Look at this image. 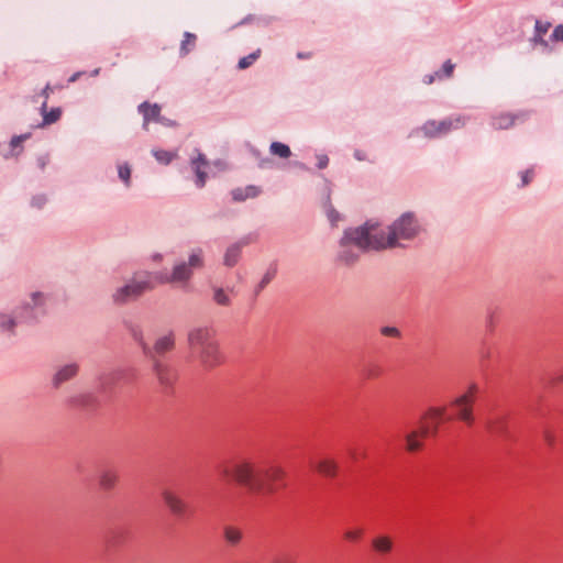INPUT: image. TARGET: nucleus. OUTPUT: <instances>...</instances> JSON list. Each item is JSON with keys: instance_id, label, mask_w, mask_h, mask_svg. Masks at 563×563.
<instances>
[{"instance_id": "obj_54", "label": "nucleus", "mask_w": 563, "mask_h": 563, "mask_svg": "<svg viewBox=\"0 0 563 563\" xmlns=\"http://www.w3.org/2000/svg\"><path fill=\"white\" fill-rule=\"evenodd\" d=\"M271 563H292V559L288 555L276 556Z\"/></svg>"}, {"instance_id": "obj_48", "label": "nucleus", "mask_w": 563, "mask_h": 563, "mask_svg": "<svg viewBox=\"0 0 563 563\" xmlns=\"http://www.w3.org/2000/svg\"><path fill=\"white\" fill-rule=\"evenodd\" d=\"M550 41L551 42H563V23L559 24L554 27V30L550 36Z\"/></svg>"}, {"instance_id": "obj_36", "label": "nucleus", "mask_w": 563, "mask_h": 563, "mask_svg": "<svg viewBox=\"0 0 563 563\" xmlns=\"http://www.w3.org/2000/svg\"><path fill=\"white\" fill-rule=\"evenodd\" d=\"M561 434H563V430H561L559 426L556 427L553 424L544 430L543 437L549 445H553L556 437H561Z\"/></svg>"}, {"instance_id": "obj_4", "label": "nucleus", "mask_w": 563, "mask_h": 563, "mask_svg": "<svg viewBox=\"0 0 563 563\" xmlns=\"http://www.w3.org/2000/svg\"><path fill=\"white\" fill-rule=\"evenodd\" d=\"M188 344L200 365L209 371L219 366L223 356L212 327H196L188 332Z\"/></svg>"}, {"instance_id": "obj_8", "label": "nucleus", "mask_w": 563, "mask_h": 563, "mask_svg": "<svg viewBox=\"0 0 563 563\" xmlns=\"http://www.w3.org/2000/svg\"><path fill=\"white\" fill-rule=\"evenodd\" d=\"M470 120V117L455 114L444 118L443 120H428L419 129L413 130L410 136L417 132H421L428 139H439L445 136L451 131L464 128Z\"/></svg>"}, {"instance_id": "obj_28", "label": "nucleus", "mask_w": 563, "mask_h": 563, "mask_svg": "<svg viewBox=\"0 0 563 563\" xmlns=\"http://www.w3.org/2000/svg\"><path fill=\"white\" fill-rule=\"evenodd\" d=\"M126 329L131 336L133 338V340L140 345L142 352L144 353V345L150 344L144 339L142 327L140 324L130 322L126 323Z\"/></svg>"}, {"instance_id": "obj_30", "label": "nucleus", "mask_w": 563, "mask_h": 563, "mask_svg": "<svg viewBox=\"0 0 563 563\" xmlns=\"http://www.w3.org/2000/svg\"><path fill=\"white\" fill-rule=\"evenodd\" d=\"M373 548L376 552L385 554L389 553L393 549V541L387 536H380L373 540Z\"/></svg>"}, {"instance_id": "obj_52", "label": "nucleus", "mask_w": 563, "mask_h": 563, "mask_svg": "<svg viewBox=\"0 0 563 563\" xmlns=\"http://www.w3.org/2000/svg\"><path fill=\"white\" fill-rule=\"evenodd\" d=\"M273 161L269 157H262L258 159V167L262 169L271 168Z\"/></svg>"}, {"instance_id": "obj_2", "label": "nucleus", "mask_w": 563, "mask_h": 563, "mask_svg": "<svg viewBox=\"0 0 563 563\" xmlns=\"http://www.w3.org/2000/svg\"><path fill=\"white\" fill-rule=\"evenodd\" d=\"M219 475L234 481L253 495H267L284 486L283 471L277 466L262 467L241 461L232 466H219Z\"/></svg>"}, {"instance_id": "obj_35", "label": "nucleus", "mask_w": 563, "mask_h": 563, "mask_svg": "<svg viewBox=\"0 0 563 563\" xmlns=\"http://www.w3.org/2000/svg\"><path fill=\"white\" fill-rule=\"evenodd\" d=\"M131 166L128 163L118 165V176L126 188L131 187Z\"/></svg>"}, {"instance_id": "obj_24", "label": "nucleus", "mask_w": 563, "mask_h": 563, "mask_svg": "<svg viewBox=\"0 0 563 563\" xmlns=\"http://www.w3.org/2000/svg\"><path fill=\"white\" fill-rule=\"evenodd\" d=\"M192 275V271L189 268L186 262H181L175 265L172 272V278L175 283L188 282Z\"/></svg>"}, {"instance_id": "obj_26", "label": "nucleus", "mask_w": 563, "mask_h": 563, "mask_svg": "<svg viewBox=\"0 0 563 563\" xmlns=\"http://www.w3.org/2000/svg\"><path fill=\"white\" fill-rule=\"evenodd\" d=\"M212 299L218 306L221 307H229L232 303V299L228 291L223 287L219 286L212 287Z\"/></svg>"}, {"instance_id": "obj_42", "label": "nucleus", "mask_w": 563, "mask_h": 563, "mask_svg": "<svg viewBox=\"0 0 563 563\" xmlns=\"http://www.w3.org/2000/svg\"><path fill=\"white\" fill-rule=\"evenodd\" d=\"M46 202H47V197L44 194H38V195H35L32 197L30 205L32 208L41 210L44 208Z\"/></svg>"}, {"instance_id": "obj_59", "label": "nucleus", "mask_w": 563, "mask_h": 563, "mask_svg": "<svg viewBox=\"0 0 563 563\" xmlns=\"http://www.w3.org/2000/svg\"><path fill=\"white\" fill-rule=\"evenodd\" d=\"M84 74H85L84 71H77V73L73 74V75L69 77L68 81H69V82H75V81H77V80H78V79H79Z\"/></svg>"}, {"instance_id": "obj_40", "label": "nucleus", "mask_w": 563, "mask_h": 563, "mask_svg": "<svg viewBox=\"0 0 563 563\" xmlns=\"http://www.w3.org/2000/svg\"><path fill=\"white\" fill-rule=\"evenodd\" d=\"M153 155L157 162L164 165H168L176 156L174 153L164 150H154Z\"/></svg>"}, {"instance_id": "obj_45", "label": "nucleus", "mask_w": 563, "mask_h": 563, "mask_svg": "<svg viewBox=\"0 0 563 563\" xmlns=\"http://www.w3.org/2000/svg\"><path fill=\"white\" fill-rule=\"evenodd\" d=\"M152 274V280L155 278L159 284H168V283H175L174 278H172V274L168 275L166 273H151Z\"/></svg>"}, {"instance_id": "obj_14", "label": "nucleus", "mask_w": 563, "mask_h": 563, "mask_svg": "<svg viewBox=\"0 0 563 563\" xmlns=\"http://www.w3.org/2000/svg\"><path fill=\"white\" fill-rule=\"evenodd\" d=\"M209 166L207 156L200 152L199 148H195L190 156V167L196 175L195 184L198 188H202L207 181L206 168Z\"/></svg>"}, {"instance_id": "obj_5", "label": "nucleus", "mask_w": 563, "mask_h": 563, "mask_svg": "<svg viewBox=\"0 0 563 563\" xmlns=\"http://www.w3.org/2000/svg\"><path fill=\"white\" fill-rule=\"evenodd\" d=\"M136 378L134 367H117L98 375V393L106 402H112L119 394L121 385H129Z\"/></svg>"}, {"instance_id": "obj_17", "label": "nucleus", "mask_w": 563, "mask_h": 563, "mask_svg": "<svg viewBox=\"0 0 563 563\" xmlns=\"http://www.w3.org/2000/svg\"><path fill=\"white\" fill-rule=\"evenodd\" d=\"M139 112L143 115V128L147 130L150 121L164 122V117L161 115V107L157 103L142 102L139 106Z\"/></svg>"}, {"instance_id": "obj_9", "label": "nucleus", "mask_w": 563, "mask_h": 563, "mask_svg": "<svg viewBox=\"0 0 563 563\" xmlns=\"http://www.w3.org/2000/svg\"><path fill=\"white\" fill-rule=\"evenodd\" d=\"M358 229H361V227L346 229L340 241L342 250L339 254V257L345 264H353L354 262H356L362 252L375 250V247L372 244L365 245L364 243H362L361 240L355 239L354 235L350 236V239H346L349 232Z\"/></svg>"}, {"instance_id": "obj_33", "label": "nucleus", "mask_w": 563, "mask_h": 563, "mask_svg": "<svg viewBox=\"0 0 563 563\" xmlns=\"http://www.w3.org/2000/svg\"><path fill=\"white\" fill-rule=\"evenodd\" d=\"M530 41H531L533 47H541L542 53L548 54V53L553 52V47L550 44V40L549 41L545 40L544 35H542V34L534 32L533 36L531 37Z\"/></svg>"}, {"instance_id": "obj_47", "label": "nucleus", "mask_w": 563, "mask_h": 563, "mask_svg": "<svg viewBox=\"0 0 563 563\" xmlns=\"http://www.w3.org/2000/svg\"><path fill=\"white\" fill-rule=\"evenodd\" d=\"M30 136H31V133H24V134H21V135H14L11 139V141H10V146L12 148H15V147L20 146L24 141L30 139Z\"/></svg>"}, {"instance_id": "obj_37", "label": "nucleus", "mask_w": 563, "mask_h": 563, "mask_svg": "<svg viewBox=\"0 0 563 563\" xmlns=\"http://www.w3.org/2000/svg\"><path fill=\"white\" fill-rule=\"evenodd\" d=\"M362 374L365 378H376L382 374V367L378 364L371 363L364 366Z\"/></svg>"}, {"instance_id": "obj_38", "label": "nucleus", "mask_w": 563, "mask_h": 563, "mask_svg": "<svg viewBox=\"0 0 563 563\" xmlns=\"http://www.w3.org/2000/svg\"><path fill=\"white\" fill-rule=\"evenodd\" d=\"M224 538L228 543L234 545V544L239 543V541L242 538V534L238 529H235L233 527H225Z\"/></svg>"}, {"instance_id": "obj_51", "label": "nucleus", "mask_w": 563, "mask_h": 563, "mask_svg": "<svg viewBox=\"0 0 563 563\" xmlns=\"http://www.w3.org/2000/svg\"><path fill=\"white\" fill-rule=\"evenodd\" d=\"M317 167L319 169H324L329 165V157L324 154L317 155Z\"/></svg>"}, {"instance_id": "obj_22", "label": "nucleus", "mask_w": 563, "mask_h": 563, "mask_svg": "<svg viewBox=\"0 0 563 563\" xmlns=\"http://www.w3.org/2000/svg\"><path fill=\"white\" fill-rule=\"evenodd\" d=\"M312 467L323 476L333 477L338 472V464L333 460H320L312 464Z\"/></svg>"}, {"instance_id": "obj_11", "label": "nucleus", "mask_w": 563, "mask_h": 563, "mask_svg": "<svg viewBox=\"0 0 563 563\" xmlns=\"http://www.w3.org/2000/svg\"><path fill=\"white\" fill-rule=\"evenodd\" d=\"M175 333L168 331L166 334L157 338L153 345H144V356L151 362L154 360H164V356L175 349Z\"/></svg>"}, {"instance_id": "obj_39", "label": "nucleus", "mask_w": 563, "mask_h": 563, "mask_svg": "<svg viewBox=\"0 0 563 563\" xmlns=\"http://www.w3.org/2000/svg\"><path fill=\"white\" fill-rule=\"evenodd\" d=\"M261 51L257 49L256 52L251 53L247 56L242 57L238 63L239 69H246L250 66H252L255 60L260 57Z\"/></svg>"}, {"instance_id": "obj_13", "label": "nucleus", "mask_w": 563, "mask_h": 563, "mask_svg": "<svg viewBox=\"0 0 563 563\" xmlns=\"http://www.w3.org/2000/svg\"><path fill=\"white\" fill-rule=\"evenodd\" d=\"M66 402L74 409L93 411L101 405V399L93 391H84L69 396Z\"/></svg>"}, {"instance_id": "obj_12", "label": "nucleus", "mask_w": 563, "mask_h": 563, "mask_svg": "<svg viewBox=\"0 0 563 563\" xmlns=\"http://www.w3.org/2000/svg\"><path fill=\"white\" fill-rule=\"evenodd\" d=\"M79 372L80 364L77 361H71L57 365L51 378L52 387L55 389L60 388L62 385H64L65 383L76 378Z\"/></svg>"}, {"instance_id": "obj_50", "label": "nucleus", "mask_w": 563, "mask_h": 563, "mask_svg": "<svg viewBox=\"0 0 563 563\" xmlns=\"http://www.w3.org/2000/svg\"><path fill=\"white\" fill-rule=\"evenodd\" d=\"M362 534H363V531L361 529H358V530H354V531H346L344 537L347 540L356 541L362 537Z\"/></svg>"}, {"instance_id": "obj_27", "label": "nucleus", "mask_w": 563, "mask_h": 563, "mask_svg": "<svg viewBox=\"0 0 563 563\" xmlns=\"http://www.w3.org/2000/svg\"><path fill=\"white\" fill-rule=\"evenodd\" d=\"M487 428L496 434H506L508 432L507 420L504 416H497L487 422Z\"/></svg>"}, {"instance_id": "obj_18", "label": "nucleus", "mask_w": 563, "mask_h": 563, "mask_svg": "<svg viewBox=\"0 0 563 563\" xmlns=\"http://www.w3.org/2000/svg\"><path fill=\"white\" fill-rule=\"evenodd\" d=\"M277 272H278L277 261L271 262L268 267L266 268V272L264 273L262 279L255 285V287L253 289L255 297H257L267 287V285L276 277Z\"/></svg>"}, {"instance_id": "obj_63", "label": "nucleus", "mask_w": 563, "mask_h": 563, "mask_svg": "<svg viewBox=\"0 0 563 563\" xmlns=\"http://www.w3.org/2000/svg\"><path fill=\"white\" fill-rule=\"evenodd\" d=\"M252 153H253V155H254L255 157H257L258 159L261 158V157H260V155H261L260 151H257V150H253V151H252Z\"/></svg>"}, {"instance_id": "obj_61", "label": "nucleus", "mask_w": 563, "mask_h": 563, "mask_svg": "<svg viewBox=\"0 0 563 563\" xmlns=\"http://www.w3.org/2000/svg\"><path fill=\"white\" fill-rule=\"evenodd\" d=\"M162 124H165V125H174L175 123L166 118H164V122H161Z\"/></svg>"}, {"instance_id": "obj_32", "label": "nucleus", "mask_w": 563, "mask_h": 563, "mask_svg": "<svg viewBox=\"0 0 563 563\" xmlns=\"http://www.w3.org/2000/svg\"><path fill=\"white\" fill-rule=\"evenodd\" d=\"M197 41V36L194 33L185 32L184 40L180 44V56H186L189 52L195 47Z\"/></svg>"}, {"instance_id": "obj_29", "label": "nucleus", "mask_w": 563, "mask_h": 563, "mask_svg": "<svg viewBox=\"0 0 563 563\" xmlns=\"http://www.w3.org/2000/svg\"><path fill=\"white\" fill-rule=\"evenodd\" d=\"M323 210L331 225H336L338 222L342 220V216L331 203L330 194L327 195L325 201L323 203Z\"/></svg>"}, {"instance_id": "obj_21", "label": "nucleus", "mask_w": 563, "mask_h": 563, "mask_svg": "<svg viewBox=\"0 0 563 563\" xmlns=\"http://www.w3.org/2000/svg\"><path fill=\"white\" fill-rule=\"evenodd\" d=\"M242 257V251L239 249V245L230 244L223 254V265L227 268H233L240 262Z\"/></svg>"}, {"instance_id": "obj_41", "label": "nucleus", "mask_w": 563, "mask_h": 563, "mask_svg": "<svg viewBox=\"0 0 563 563\" xmlns=\"http://www.w3.org/2000/svg\"><path fill=\"white\" fill-rule=\"evenodd\" d=\"M454 67V64L449 59L443 64L440 70L435 71V75L439 79L449 78L452 76Z\"/></svg>"}, {"instance_id": "obj_55", "label": "nucleus", "mask_w": 563, "mask_h": 563, "mask_svg": "<svg viewBox=\"0 0 563 563\" xmlns=\"http://www.w3.org/2000/svg\"><path fill=\"white\" fill-rule=\"evenodd\" d=\"M363 451L361 450H356V449H350L349 450V456L354 460V461H357L362 455H363Z\"/></svg>"}, {"instance_id": "obj_10", "label": "nucleus", "mask_w": 563, "mask_h": 563, "mask_svg": "<svg viewBox=\"0 0 563 563\" xmlns=\"http://www.w3.org/2000/svg\"><path fill=\"white\" fill-rule=\"evenodd\" d=\"M153 373L165 395L173 394L174 386L178 379V369L166 360H154L152 362Z\"/></svg>"}, {"instance_id": "obj_57", "label": "nucleus", "mask_w": 563, "mask_h": 563, "mask_svg": "<svg viewBox=\"0 0 563 563\" xmlns=\"http://www.w3.org/2000/svg\"><path fill=\"white\" fill-rule=\"evenodd\" d=\"M435 78H438V77H437V75H435V73H434V74L426 75V76L423 77V82H424L426 85H431V84H433V81H434V79H435Z\"/></svg>"}, {"instance_id": "obj_43", "label": "nucleus", "mask_w": 563, "mask_h": 563, "mask_svg": "<svg viewBox=\"0 0 563 563\" xmlns=\"http://www.w3.org/2000/svg\"><path fill=\"white\" fill-rule=\"evenodd\" d=\"M380 333L388 338H399L401 335L400 330L396 327L385 325L380 328Z\"/></svg>"}, {"instance_id": "obj_58", "label": "nucleus", "mask_w": 563, "mask_h": 563, "mask_svg": "<svg viewBox=\"0 0 563 563\" xmlns=\"http://www.w3.org/2000/svg\"><path fill=\"white\" fill-rule=\"evenodd\" d=\"M51 91H52V88H51V86L47 84V85L43 88V90H42V92H41V95H42V96L44 97V99H45L44 101H46V102H47V99H48V97H49Z\"/></svg>"}, {"instance_id": "obj_64", "label": "nucleus", "mask_w": 563, "mask_h": 563, "mask_svg": "<svg viewBox=\"0 0 563 563\" xmlns=\"http://www.w3.org/2000/svg\"><path fill=\"white\" fill-rule=\"evenodd\" d=\"M154 261H161L162 260V255L161 254H155L153 256Z\"/></svg>"}, {"instance_id": "obj_7", "label": "nucleus", "mask_w": 563, "mask_h": 563, "mask_svg": "<svg viewBox=\"0 0 563 563\" xmlns=\"http://www.w3.org/2000/svg\"><path fill=\"white\" fill-rule=\"evenodd\" d=\"M47 297L44 292L34 291L13 308L21 323L35 324L46 314Z\"/></svg>"}, {"instance_id": "obj_6", "label": "nucleus", "mask_w": 563, "mask_h": 563, "mask_svg": "<svg viewBox=\"0 0 563 563\" xmlns=\"http://www.w3.org/2000/svg\"><path fill=\"white\" fill-rule=\"evenodd\" d=\"M154 288L152 284L151 272L143 271L133 275L131 280L119 287L112 295V300L115 305H125L131 300L141 297L145 291Z\"/></svg>"}, {"instance_id": "obj_31", "label": "nucleus", "mask_w": 563, "mask_h": 563, "mask_svg": "<svg viewBox=\"0 0 563 563\" xmlns=\"http://www.w3.org/2000/svg\"><path fill=\"white\" fill-rule=\"evenodd\" d=\"M269 152L272 155L284 159L291 156L290 147L287 144L277 141L271 143Z\"/></svg>"}, {"instance_id": "obj_44", "label": "nucleus", "mask_w": 563, "mask_h": 563, "mask_svg": "<svg viewBox=\"0 0 563 563\" xmlns=\"http://www.w3.org/2000/svg\"><path fill=\"white\" fill-rule=\"evenodd\" d=\"M256 239V235L250 233L244 236H242L239 241L234 242V245H239V249L243 251V247L247 246L249 244L253 243Z\"/></svg>"}, {"instance_id": "obj_56", "label": "nucleus", "mask_w": 563, "mask_h": 563, "mask_svg": "<svg viewBox=\"0 0 563 563\" xmlns=\"http://www.w3.org/2000/svg\"><path fill=\"white\" fill-rule=\"evenodd\" d=\"M353 155H354L355 159H357L360 162L366 159V153L363 152L362 150H355Z\"/></svg>"}, {"instance_id": "obj_16", "label": "nucleus", "mask_w": 563, "mask_h": 563, "mask_svg": "<svg viewBox=\"0 0 563 563\" xmlns=\"http://www.w3.org/2000/svg\"><path fill=\"white\" fill-rule=\"evenodd\" d=\"M21 322L16 318L15 312L0 311V334L13 338L16 334V327Z\"/></svg>"}, {"instance_id": "obj_25", "label": "nucleus", "mask_w": 563, "mask_h": 563, "mask_svg": "<svg viewBox=\"0 0 563 563\" xmlns=\"http://www.w3.org/2000/svg\"><path fill=\"white\" fill-rule=\"evenodd\" d=\"M118 481L117 472L112 470H103L99 475V484L103 490H111Z\"/></svg>"}, {"instance_id": "obj_62", "label": "nucleus", "mask_w": 563, "mask_h": 563, "mask_svg": "<svg viewBox=\"0 0 563 563\" xmlns=\"http://www.w3.org/2000/svg\"><path fill=\"white\" fill-rule=\"evenodd\" d=\"M99 73H100V68H96V69H93V70L91 71V76H92V77H96V76H98V75H99Z\"/></svg>"}, {"instance_id": "obj_15", "label": "nucleus", "mask_w": 563, "mask_h": 563, "mask_svg": "<svg viewBox=\"0 0 563 563\" xmlns=\"http://www.w3.org/2000/svg\"><path fill=\"white\" fill-rule=\"evenodd\" d=\"M162 497L173 515L178 518L187 516L189 511L188 505L173 492L166 489L162 493Z\"/></svg>"}, {"instance_id": "obj_46", "label": "nucleus", "mask_w": 563, "mask_h": 563, "mask_svg": "<svg viewBox=\"0 0 563 563\" xmlns=\"http://www.w3.org/2000/svg\"><path fill=\"white\" fill-rule=\"evenodd\" d=\"M550 27H551L550 22H542L540 20H537L536 25H534V32L545 35L549 32Z\"/></svg>"}, {"instance_id": "obj_3", "label": "nucleus", "mask_w": 563, "mask_h": 563, "mask_svg": "<svg viewBox=\"0 0 563 563\" xmlns=\"http://www.w3.org/2000/svg\"><path fill=\"white\" fill-rule=\"evenodd\" d=\"M476 394V388L472 387L468 393L459 397L451 406L450 410L431 408L423 418V422L419 430L412 431L405 435V445L407 450L413 452L420 449L421 438L433 434L438 424L450 419H461L467 423L473 421L472 404Z\"/></svg>"}, {"instance_id": "obj_34", "label": "nucleus", "mask_w": 563, "mask_h": 563, "mask_svg": "<svg viewBox=\"0 0 563 563\" xmlns=\"http://www.w3.org/2000/svg\"><path fill=\"white\" fill-rule=\"evenodd\" d=\"M187 265H189L191 271L195 268H201L203 266V251L201 249L194 250L189 255Z\"/></svg>"}, {"instance_id": "obj_19", "label": "nucleus", "mask_w": 563, "mask_h": 563, "mask_svg": "<svg viewBox=\"0 0 563 563\" xmlns=\"http://www.w3.org/2000/svg\"><path fill=\"white\" fill-rule=\"evenodd\" d=\"M41 114H42V123L38 124V128H45L47 125H51L55 122H57L62 117V109L59 107L52 108L51 110H47V102L44 101L41 104L40 108Z\"/></svg>"}, {"instance_id": "obj_1", "label": "nucleus", "mask_w": 563, "mask_h": 563, "mask_svg": "<svg viewBox=\"0 0 563 563\" xmlns=\"http://www.w3.org/2000/svg\"><path fill=\"white\" fill-rule=\"evenodd\" d=\"M422 230V224L415 212H404L388 228L384 230L377 223L366 222L361 229L347 233L346 239L355 236L365 245H373L375 251L404 247L402 241H411Z\"/></svg>"}, {"instance_id": "obj_53", "label": "nucleus", "mask_w": 563, "mask_h": 563, "mask_svg": "<svg viewBox=\"0 0 563 563\" xmlns=\"http://www.w3.org/2000/svg\"><path fill=\"white\" fill-rule=\"evenodd\" d=\"M48 162H49V156L47 154L38 156L37 157L38 168L43 170L46 167V165L48 164Z\"/></svg>"}, {"instance_id": "obj_60", "label": "nucleus", "mask_w": 563, "mask_h": 563, "mask_svg": "<svg viewBox=\"0 0 563 563\" xmlns=\"http://www.w3.org/2000/svg\"><path fill=\"white\" fill-rule=\"evenodd\" d=\"M294 166L298 167L300 169H303V170H309V168L303 163H300V162H295Z\"/></svg>"}, {"instance_id": "obj_49", "label": "nucleus", "mask_w": 563, "mask_h": 563, "mask_svg": "<svg viewBox=\"0 0 563 563\" xmlns=\"http://www.w3.org/2000/svg\"><path fill=\"white\" fill-rule=\"evenodd\" d=\"M521 186L525 187L530 184L533 177V170L527 169L525 172H521Z\"/></svg>"}, {"instance_id": "obj_23", "label": "nucleus", "mask_w": 563, "mask_h": 563, "mask_svg": "<svg viewBox=\"0 0 563 563\" xmlns=\"http://www.w3.org/2000/svg\"><path fill=\"white\" fill-rule=\"evenodd\" d=\"M522 114H511V113H505L495 115L492 118V125L494 129H508L511 125L515 124V121L519 119Z\"/></svg>"}, {"instance_id": "obj_20", "label": "nucleus", "mask_w": 563, "mask_h": 563, "mask_svg": "<svg viewBox=\"0 0 563 563\" xmlns=\"http://www.w3.org/2000/svg\"><path fill=\"white\" fill-rule=\"evenodd\" d=\"M261 188L254 185H249L244 188H235L231 191L232 199L236 202L245 201L250 198H256L261 194Z\"/></svg>"}]
</instances>
